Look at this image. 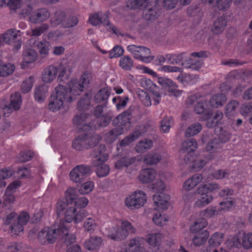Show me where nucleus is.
Returning <instances> with one entry per match:
<instances>
[{
  "mask_svg": "<svg viewBox=\"0 0 252 252\" xmlns=\"http://www.w3.org/2000/svg\"><path fill=\"white\" fill-rule=\"evenodd\" d=\"M196 192L199 194L197 200L194 203V207L196 208H202L210 203L213 197L207 192V189L206 185H200L197 189Z\"/></svg>",
  "mask_w": 252,
  "mask_h": 252,
  "instance_id": "obj_12",
  "label": "nucleus"
},
{
  "mask_svg": "<svg viewBox=\"0 0 252 252\" xmlns=\"http://www.w3.org/2000/svg\"><path fill=\"white\" fill-rule=\"evenodd\" d=\"M65 197L66 199L65 202L71 203H72V202L74 203L77 197L76 189L72 188H68L65 191Z\"/></svg>",
  "mask_w": 252,
  "mask_h": 252,
  "instance_id": "obj_62",
  "label": "nucleus"
},
{
  "mask_svg": "<svg viewBox=\"0 0 252 252\" xmlns=\"http://www.w3.org/2000/svg\"><path fill=\"white\" fill-rule=\"evenodd\" d=\"M141 245L135 238L132 239L126 249V252H138L140 250Z\"/></svg>",
  "mask_w": 252,
  "mask_h": 252,
  "instance_id": "obj_61",
  "label": "nucleus"
},
{
  "mask_svg": "<svg viewBox=\"0 0 252 252\" xmlns=\"http://www.w3.org/2000/svg\"><path fill=\"white\" fill-rule=\"evenodd\" d=\"M65 14L64 12L58 10L56 11L50 20V23L54 26H57L64 23L63 21Z\"/></svg>",
  "mask_w": 252,
  "mask_h": 252,
  "instance_id": "obj_51",
  "label": "nucleus"
},
{
  "mask_svg": "<svg viewBox=\"0 0 252 252\" xmlns=\"http://www.w3.org/2000/svg\"><path fill=\"white\" fill-rule=\"evenodd\" d=\"M157 175L156 171L153 168L143 169L139 176V180L143 183H149L154 181Z\"/></svg>",
  "mask_w": 252,
  "mask_h": 252,
  "instance_id": "obj_24",
  "label": "nucleus"
},
{
  "mask_svg": "<svg viewBox=\"0 0 252 252\" xmlns=\"http://www.w3.org/2000/svg\"><path fill=\"white\" fill-rule=\"evenodd\" d=\"M207 220L203 218L199 217L196 218L190 224L189 230L191 233L195 235H202L203 236H208L209 232L203 230L207 225Z\"/></svg>",
  "mask_w": 252,
  "mask_h": 252,
  "instance_id": "obj_14",
  "label": "nucleus"
},
{
  "mask_svg": "<svg viewBox=\"0 0 252 252\" xmlns=\"http://www.w3.org/2000/svg\"><path fill=\"white\" fill-rule=\"evenodd\" d=\"M197 148V144L194 139H188L182 144L181 152H183L184 158H181V163L188 164L189 163V158L191 157L190 153L194 152Z\"/></svg>",
  "mask_w": 252,
  "mask_h": 252,
  "instance_id": "obj_11",
  "label": "nucleus"
},
{
  "mask_svg": "<svg viewBox=\"0 0 252 252\" xmlns=\"http://www.w3.org/2000/svg\"><path fill=\"white\" fill-rule=\"evenodd\" d=\"M165 176L164 174H159L156 181L152 185V189L157 192L164 191L166 188L165 183Z\"/></svg>",
  "mask_w": 252,
  "mask_h": 252,
  "instance_id": "obj_34",
  "label": "nucleus"
},
{
  "mask_svg": "<svg viewBox=\"0 0 252 252\" xmlns=\"http://www.w3.org/2000/svg\"><path fill=\"white\" fill-rule=\"evenodd\" d=\"M119 65L124 70H129L133 67V62L129 56H124L120 58Z\"/></svg>",
  "mask_w": 252,
  "mask_h": 252,
  "instance_id": "obj_47",
  "label": "nucleus"
},
{
  "mask_svg": "<svg viewBox=\"0 0 252 252\" xmlns=\"http://www.w3.org/2000/svg\"><path fill=\"white\" fill-rule=\"evenodd\" d=\"M161 159V156L156 152H152L147 154L144 158V162L147 164H154L158 163Z\"/></svg>",
  "mask_w": 252,
  "mask_h": 252,
  "instance_id": "obj_42",
  "label": "nucleus"
},
{
  "mask_svg": "<svg viewBox=\"0 0 252 252\" xmlns=\"http://www.w3.org/2000/svg\"><path fill=\"white\" fill-rule=\"evenodd\" d=\"M226 97L223 94H218L214 95L210 100V105L214 108L222 106L226 102Z\"/></svg>",
  "mask_w": 252,
  "mask_h": 252,
  "instance_id": "obj_36",
  "label": "nucleus"
},
{
  "mask_svg": "<svg viewBox=\"0 0 252 252\" xmlns=\"http://www.w3.org/2000/svg\"><path fill=\"white\" fill-rule=\"evenodd\" d=\"M170 196L165 193L157 194L153 196L155 209L166 210L169 206Z\"/></svg>",
  "mask_w": 252,
  "mask_h": 252,
  "instance_id": "obj_20",
  "label": "nucleus"
},
{
  "mask_svg": "<svg viewBox=\"0 0 252 252\" xmlns=\"http://www.w3.org/2000/svg\"><path fill=\"white\" fill-rule=\"evenodd\" d=\"M110 92L111 89L108 87L100 90L94 96L95 101L98 103L106 101L110 94Z\"/></svg>",
  "mask_w": 252,
  "mask_h": 252,
  "instance_id": "obj_45",
  "label": "nucleus"
},
{
  "mask_svg": "<svg viewBox=\"0 0 252 252\" xmlns=\"http://www.w3.org/2000/svg\"><path fill=\"white\" fill-rule=\"evenodd\" d=\"M153 142L151 140L144 139L140 141L135 146V150L137 153H144L151 148Z\"/></svg>",
  "mask_w": 252,
  "mask_h": 252,
  "instance_id": "obj_43",
  "label": "nucleus"
},
{
  "mask_svg": "<svg viewBox=\"0 0 252 252\" xmlns=\"http://www.w3.org/2000/svg\"><path fill=\"white\" fill-rule=\"evenodd\" d=\"M93 165H98L99 162H105L108 158V155L106 152V147L104 145L97 147L92 153Z\"/></svg>",
  "mask_w": 252,
  "mask_h": 252,
  "instance_id": "obj_22",
  "label": "nucleus"
},
{
  "mask_svg": "<svg viewBox=\"0 0 252 252\" xmlns=\"http://www.w3.org/2000/svg\"><path fill=\"white\" fill-rule=\"evenodd\" d=\"M89 21L93 26H97L100 24H102L106 26L108 30H112L114 33L116 34L119 33L117 28L109 22L107 16L102 12L91 14Z\"/></svg>",
  "mask_w": 252,
  "mask_h": 252,
  "instance_id": "obj_10",
  "label": "nucleus"
},
{
  "mask_svg": "<svg viewBox=\"0 0 252 252\" xmlns=\"http://www.w3.org/2000/svg\"><path fill=\"white\" fill-rule=\"evenodd\" d=\"M91 173L90 167L84 165H77L70 172V179L77 183H81Z\"/></svg>",
  "mask_w": 252,
  "mask_h": 252,
  "instance_id": "obj_13",
  "label": "nucleus"
},
{
  "mask_svg": "<svg viewBox=\"0 0 252 252\" xmlns=\"http://www.w3.org/2000/svg\"><path fill=\"white\" fill-rule=\"evenodd\" d=\"M230 138V134L228 132H221L220 135L219 139L215 138L208 142L206 147V151L209 153L208 160H212L215 158V153L220 152L221 149V143L227 141Z\"/></svg>",
  "mask_w": 252,
  "mask_h": 252,
  "instance_id": "obj_7",
  "label": "nucleus"
},
{
  "mask_svg": "<svg viewBox=\"0 0 252 252\" xmlns=\"http://www.w3.org/2000/svg\"><path fill=\"white\" fill-rule=\"evenodd\" d=\"M219 210L215 207H210L205 210L201 211L200 213V217H205L206 218H212L218 215L219 213Z\"/></svg>",
  "mask_w": 252,
  "mask_h": 252,
  "instance_id": "obj_64",
  "label": "nucleus"
},
{
  "mask_svg": "<svg viewBox=\"0 0 252 252\" xmlns=\"http://www.w3.org/2000/svg\"><path fill=\"white\" fill-rule=\"evenodd\" d=\"M15 69V65L11 63H4L0 60V76L7 77L12 74Z\"/></svg>",
  "mask_w": 252,
  "mask_h": 252,
  "instance_id": "obj_37",
  "label": "nucleus"
},
{
  "mask_svg": "<svg viewBox=\"0 0 252 252\" xmlns=\"http://www.w3.org/2000/svg\"><path fill=\"white\" fill-rule=\"evenodd\" d=\"M97 221L94 218H88L84 222L85 230L90 232H93L97 228Z\"/></svg>",
  "mask_w": 252,
  "mask_h": 252,
  "instance_id": "obj_57",
  "label": "nucleus"
},
{
  "mask_svg": "<svg viewBox=\"0 0 252 252\" xmlns=\"http://www.w3.org/2000/svg\"><path fill=\"white\" fill-rule=\"evenodd\" d=\"M222 117L223 113L217 111L213 117H209V113L206 114L203 120H206L207 127L211 128L215 126L221 120Z\"/></svg>",
  "mask_w": 252,
  "mask_h": 252,
  "instance_id": "obj_29",
  "label": "nucleus"
},
{
  "mask_svg": "<svg viewBox=\"0 0 252 252\" xmlns=\"http://www.w3.org/2000/svg\"><path fill=\"white\" fill-rule=\"evenodd\" d=\"M202 175L196 174L186 180L183 184V189L189 191L194 188L202 180Z\"/></svg>",
  "mask_w": 252,
  "mask_h": 252,
  "instance_id": "obj_26",
  "label": "nucleus"
},
{
  "mask_svg": "<svg viewBox=\"0 0 252 252\" xmlns=\"http://www.w3.org/2000/svg\"><path fill=\"white\" fill-rule=\"evenodd\" d=\"M226 25V18L224 15H222L214 20L211 27V31L214 34H220L224 30Z\"/></svg>",
  "mask_w": 252,
  "mask_h": 252,
  "instance_id": "obj_23",
  "label": "nucleus"
},
{
  "mask_svg": "<svg viewBox=\"0 0 252 252\" xmlns=\"http://www.w3.org/2000/svg\"><path fill=\"white\" fill-rule=\"evenodd\" d=\"M233 240L231 246L235 247L242 246L248 249L252 248V237H231Z\"/></svg>",
  "mask_w": 252,
  "mask_h": 252,
  "instance_id": "obj_28",
  "label": "nucleus"
},
{
  "mask_svg": "<svg viewBox=\"0 0 252 252\" xmlns=\"http://www.w3.org/2000/svg\"><path fill=\"white\" fill-rule=\"evenodd\" d=\"M158 83L163 88L167 89L171 95L179 96L181 95L182 91L177 89V85L171 79L164 77H156Z\"/></svg>",
  "mask_w": 252,
  "mask_h": 252,
  "instance_id": "obj_15",
  "label": "nucleus"
},
{
  "mask_svg": "<svg viewBox=\"0 0 252 252\" xmlns=\"http://www.w3.org/2000/svg\"><path fill=\"white\" fill-rule=\"evenodd\" d=\"M126 49L132 54L135 59L143 63H150L154 59L150 50L146 47L130 45L127 46Z\"/></svg>",
  "mask_w": 252,
  "mask_h": 252,
  "instance_id": "obj_6",
  "label": "nucleus"
},
{
  "mask_svg": "<svg viewBox=\"0 0 252 252\" xmlns=\"http://www.w3.org/2000/svg\"><path fill=\"white\" fill-rule=\"evenodd\" d=\"M90 75L84 73L80 80H71L66 86L59 85L52 92L49 99L48 108L52 112L63 108L67 103L72 101L76 95H79L84 89L87 87Z\"/></svg>",
  "mask_w": 252,
  "mask_h": 252,
  "instance_id": "obj_1",
  "label": "nucleus"
},
{
  "mask_svg": "<svg viewBox=\"0 0 252 252\" xmlns=\"http://www.w3.org/2000/svg\"><path fill=\"white\" fill-rule=\"evenodd\" d=\"M48 92V87L45 85H41L36 87L34 91V98L39 102L43 101L46 97Z\"/></svg>",
  "mask_w": 252,
  "mask_h": 252,
  "instance_id": "obj_32",
  "label": "nucleus"
},
{
  "mask_svg": "<svg viewBox=\"0 0 252 252\" xmlns=\"http://www.w3.org/2000/svg\"><path fill=\"white\" fill-rule=\"evenodd\" d=\"M29 235L31 236L36 235L38 236H53V235L67 236L69 233L68 226L63 222H61L59 225H54L51 227H45L41 229L34 227L31 230Z\"/></svg>",
  "mask_w": 252,
  "mask_h": 252,
  "instance_id": "obj_4",
  "label": "nucleus"
},
{
  "mask_svg": "<svg viewBox=\"0 0 252 252\" xmlns=\"http://www.w3.org/2000/svg\"><path fill=\"white\" fill-rule=\"evenodd\" d=\"M101 137L98 135L90 137L87 135L76 137L72 142V147L77 151L88 149L90 147L98 142Z\"/></svg>",
  "mask_w": 252,
  "mask_h": 252,
  "instance_id": "obj_9",
  "label": "nucleus"
},
{
  "mask_svg": "<svg viewBox=\"0 0 252 252\" xmlns=\"http://www.w3.org/2000/svg\"><path fill=\"white\" fill-rule=\"evenodd\" d=\"M184 53L180 54H168L166 55V58L169 63L172 64H178L180 63L184 58Z\"/></svg>",
  "mask_w": 252,
  "mask_h": 252,
  "instance_id": "obj_60",
  "label": "nucleus"
},
{
  "mask_svg": "<svg viewBox=\"0 0 252 252\" xmlns=\"http://www.w3.org/2000/svg\"><path fill=\"white\" fill-rule=\"evenodd\" d=\"M17 35L18 34L16 31L10 29L2 35V40L6 44H10L15 42Z\"/></svg>",
  "mask_w": 252,
  "mask_h": 252,
  "instance_id": "obj_49",
  "label": "nucleus"
},
{
  "mask_svg": "<svg viewBox=\"0 0 252 252\" xmlns=\"http://www.w3.org/2000/svg\"><path fill=\"white\" fill-rule=\"evenodd\" d=\"M96 167L95 172L98 177L102 178L107 176L110 172V167L104 162H99L98 165H93Z\"/></svg>",
  "mask_w": 252,
  "mask_h": 252,
  "instance_id": "obj_44",
  "label": "nucleus"
},
{
  "mask_svg": "<svg viewBox=\"0 0 252 252\" xmlns=\"http://www.w3.org/2000/svg\"><path fill=\"white\" fill-rule=\"evenodd\" d=\"M22 103L21 94L18 92L12 94L10 97V104L5 105L2 108V111L5 117L8 116L12 110H18L20 109Z\"/></svg>",
  "mask_w": 252,
  "mask_h": 252,
  "instance_id": "obj_16",
  "label": "nucleus"
},
{
  "mask_svg": "<svg viewBox=\"0 0 252 252\" xmlns=\"http://www.w3.org/2000/svg\"><path fill=\"white\" fill-rule=\"evenodd\" d=\"M56 211L58 216L64 215V221L68 223L74 221L75 223H77L85 216V210H78L72 203H66L62 200L58 201Z\"/></svg>",
  "mask_w": 252,
  "mask_h": 252,
  "instance_id": "obj_3",
  "label": "nucleus"
},
{
  "mask_svg": "<svg viewBox=\"0 0 252 252\" xmlns=\"http://www.w3.org/2000/svg\"><path fill=\"white\" fill-rule=\"evenodd\" d=\"M136 160L135 157H124L118 160L115 164L116 169H120L124 167H128L133 164Z\"/></svg>",
  "mask_w": 252,
  "mask_h": 252,
  "instance_id": "obj_39",
  "label": "nucleus"
},
{
  "mask_svg": "<svg viewBox=\"0 0 252 252\" xmlns=\"http://www.w3.org/2000/svg\"><path fill=\"white\" fill-rule=\"evenodd\" d=\"M58 67L54 65H50L44 68L41 73V80L45 84H51L57 78Z\"/></svg>",
  "mask_w": 252,
  "mask_h": 252,
  "instance_id": "obj_18",
  "label": "nucleus"
},
{
  "mask_svg": "<svg viewBox=\"0 0 252 252\" xmlns=\"http://www.w3.org/2000/svg\"><path fill=\"white\" fill-rule=\"evenodd\" d=\"M94 188V184L92 181H88L83 183L79 188L78 191L81 194L85 195L90 193Z\"/></svg>",
  "mask_w": 252,
  "mask_h": 252,
  "instance_id": "obj_55",
  "label": "nucleus"
},
{
  "mask_svg": "<svg viewBox=\"0 0 252 252\" xmlns=\"http://www.w3.org/2000/svg\"><path fill=\"white\" fill-rule=\"evenodd\" d=\"M112 236L114 235L126 236L135 234L136 228L129 221L124 220H118L112 227Z\"/></svg>",
  "mask_w": 252,
  "mask_h": 252,
  "instance_id": "obj_8",
  "label": "nucleus"
},
{
  "mask_svg": "<svg viewBox=\"0 0 252 252\" xmlns=\"http://www.w3.org/2000/svg\"><path fill=\"white\" fill-rule=\"evenodd\" d=\"M202 129V126L200 123H194L188 126L186 130V136H193L200 132Z\"/></svg>",
  "mask_w": 252,
  "mask_h": 252,
  "instance_id": "obj_48",
  "label": "nucleus"
},
{
  "mask_svg": "<svg viewBox=\"0 0 252 252\" xmlns=\"http://www.w3.org/2000/svg\"><path fill=\"white\" fill-rule=\"evenodd\" d=\"M90 75L84 73L80 80H71L66 86L59 85L52 92L49 99L48 108L52 112L63 108L67 103L72 101L76 95H79L84 89L87 87Z\"/></svg>",
  "mask_w": 252,
  "mask_h": 252,
  "instance_id": "obj_2",
  "label": "nucleus"
},
{
  "mask_svg": "<svg viewBox=\"0 0 252 252\" xmlns=\"http://www.w3.org/2000/svg\"><path fill=\"white\" fill-rule=\"evenodd\" d=\"M173 125L172 118L171 117H165L160 122V130L162 132H168L170 127Z\"/></svg>",
  "mask_w": 252,
  "mask_h": 252,
  "instance_id": "obj_56",
  "label": "nucleus"
},
{
  "mask_svg": "<svg viewBox=\"0 0 252 252\" xmlns=\"http://www.w3.org/2000/svg\"><path fill=\"white\" fill-rule=\"evenodd\" d=\"M147 201L146 193L143 190L137 189L126 196L125 205L130 210H135L143 207Z\"/></svg>",
  "mask_w": 252,
  "mask_h": 252,
  "instance_id": "obj_5",
  "label": "nucleus"
},
{
  "mask_svg": "<svg viewBox=\"0 0 252 252\" xmlns=\"http://www.w3.org/2000/svg\"><path fill=\"white\" fill-rule=\"evenodd\" d=\"M191 158L192 159H190L189 158V163L187 164L191 166L195 170H200L204 167V166H205L206 163L209 161L208 160L207 157L206 158V160L198 157H191Z\"/></svg>",
  "mask_w": 252,
  "mask_h": 252,
  "instance_id": "obj_40",
  "label": "nucleus"
},
{
  "mask_svg": "<svg viewBox=\"0 0 252 252\" xmlns=\"http://www.w3.org/2000/svg\"><path fill=\"white\" fill-rule=\"evenodd\" d=\"M150 4L149 0H126V5L129 9H137L142 6L146 7Z\"/></svg>",
  "mask_w": 252,
  "mask_h": 252,
  "instance_id": "obj_38",
  "label": "nucleus"
},
{
  "mask_svg": "<svg viewBox=\"0 0 252 252\" xmlns=\"http://www.w3.org/2000/svg\"><path fill=\"white\" fill-rule=\"evenodd\" d=\"M102 243L101 237H90L84 243L85 247L88 250L97 249Z\"/></svg>",
  "mask_w": 252,
  "mask_h": 252,
  "instance_id": "obj_41",
  "label": "nucleus"
},
{
  "mask_svg": "<svg viewBox=\"0 0 252 252\" xmlns=\"http://www.w3.org/2000/svg\"><path fill=\"white\" fill-rule=\"evenodd\" d=\"M222 117L223 113L217 111L213 117H209V113L206 114L203 120H206L207 127L211 128L215 126L221 120Z\"/></svg>",
  "mask_w": 252,
  "mask_h": 252,
  "instance_id": "obj_30",
  "label": "nucleus"
},
{
  "mask_svg": "<svg viewBox=\"0 0 252 252\" xmlns=\"http://www.w3.org/2000/svg\"><path fill=\"white\" fill-rule=\"evenodd\" d=\"M177 79L184 85H192L198 80V77L194 74H184L181 73Z\"/></svg>",
  "mask_w": 252,
  "mask_h": 252,
  "instance_id": "obj_31",
  "label": "nucleus"
},
{
  "mask_svg": "<svg viewBox=\"0 0 252 252\" xmlns=\"http://www.w3.org/2000/svg\"><path fill=\"white\" fill-rule=\"evenodd\" d=\"M35 46L42 58H46L49 55L51 48L49 42L46 40L38 41L35 42Z\"/></svg>",
  "mask_w": 252,
  "mask_h": 252,
  "instance_id": "obj_25",
  "label": "nucleus"
},
{
  "mask_svg": "<svg viewBox=\"0 0 252 252\" xmlns=\"http://www.w3.org/2000/svg\"><path fill=\"white\" fill-rule=\"evenodd\" d=\"M50 16V12L45 8L38 9L32 12L29 17V21L33 24L43 22Z\"/></svg>",
  "mask_w": 252,
  "mask_h": 252,
  "instance_id": "obj_19",
  "label": "nucleus"
},
{
  "mask_svg": "<svg viewBox=\"0 0 252 252\" xmlns=\"http://www.w3.org/2000/svg\"><path fill=\"white\" fill-rule=\"evenodd\" d=\"M37 58V53L32 48H28L23 51L22 65L34 63Z\"/></svg>",
  "mask_w": 252,
  "mask_h": 252,
  "instance_id": "obj_27",
  "label": "nucleus"
},
{
  "mask_svg": "<svg viewBox=\"0 0 252 252\" xmlns=\"http://www.w3.org/2000/svg\"><path fill=\"white\" fill-rule=\"evenodd\" d=\"M34 82L35 78L32 76L26 78L21 85V89L22 93L26 94L30 92L32 88Z\"/></svg>",
  "mask_w": 252,
  "mask_h": 252,
  "instance_id": "obj_50",
  "label": "nucleus"
},
{
  "mask_svg": "<svg viewBox=\"0 0 252 252\" xmlns=\"http://www.w3.org/2000/svg\"><path fill=\"white\" fill-rule=\"evenodd\" d=\"M208 105L206 100L204 98H201L199 101L195 106L194 111L197 114H202L208 109Z\"/></svg>",
  "mask_w": 252,
  "mask_h": 252,
  "instance_id": "obj_63",
  "label": "nucleus"
},
{
  "mask_svg": "<svg viewBox=\"0 0 252 252\" xmlns=\"http://www.w3.org/2000/svg\"><path fill=\"white\" fill-rule=\"evenodd\" d=\"M12 174L13 171L9 168H4L0 170V188L6 186L4 180L9 178Z\"/></svg>",
  "mask_w": 252,
  "mask_h": 252,
  "instance_id": "obj_54",
  "label": "nucleus"
},
{
  "mask_svg": "<svg viewBox=\"0 0 252 252\" xmlns=\"http://www.w3.org/2000/svg\"><path fill=\"white\" fill-rule=\"evenodd\" d=\"M24 230V226L16 221L9 226L8 232L12 235H20L23 234Z\"/></svg>",
  "mask_w": 252,
  "mask_h": 252,
  "instance_id": "obj_53",
  "label": "nucleus"
},
{
  "mask_svg": "<svg viewBox=\"0 0 252 252\" xmlns=\"http://www.w3.org/2000/svg\"><path fill=\"white\" fill-rule=\"evenodd\" d=\"M191 56L193 58H198L199 59H195L192 58H189L185 61V65L187 68H190L194 70L199 69L202 65V62L200 58L206 57L205 53L202 51L193 52L191 54Z\"/></svg>",
  "mask_w": 252,
  "mask_h": 252,
  "instance_id": "obj_17",
  "label": "nucleus"
},
{
  "mask_svg": "<svg viewBox=\"0 0 252 252\" xmlns=\"http://www.w3.org/2000/svg\"><path fill=\"white\" fill-rule=\"evenodd\" d=\"M145 7L143 11V17L146 20H153L157 17L158 15L155 9L149 7V5Z\"/></svg>",
  "mask_w": 252,
  "mask_h": 252,
  "instance_id": "obj_59",
  "label": "nucleus"
},
{
  "mask_svg": "<svg viewBox=\"0 0 252 252\" xmlns=\"http://www.w3.org/2000/svg\"><path fill=\"white\" fill-rule=\"evenodd\" d=\"M49 28L47 24H42L40 26H36L31 30V32H28L27 34L30 36H39Z\"/></svg>",
  "mask_w": 252,
  "mask_h": 252,
  "instance_id": "obj_46",
  "label": "nucleus"
},
{
  "mask_svg": "<svg viewBox=\"0 0 252 252\" xmlns=\"http://www.w3.org/2000/svg\"><path fill=\"white\" fill-rule=\"evenodd\" d=\"M124 133L122 128H118L117 126L109 130L105 135V140L109 143L115 141L119 136Z\"/></svg>",
  "mask_w": 252,
  "mask_h": 252,
  "instance_id": "obj_35",
  "label": "nucleus"
},
{
  "mask_svg": "<svg viewBox=\"0 0 252 252\" xmlns=\"http://www.w3.org/2000/svg\"><path fill=\"white\" fill-rule=\"evenodd\" d=\"M88 119V116L86 113H82L77 115L73 119V123L77 126H82V129L84 130L87 131L90 129L93 128V126L85 123V121Z\"/></svg>",
  "mask_w": 252,
  "mask_h": 252,
  "instance_id": "obj_33",
  "label": "nucleus"
},
{
  "mask_svg": "<svg viewBox=\"0 0 252 252\" xmlns=\"http://www.w3.org/2000/svg\"><path fill=\"white\" fill-rule=\"evenodd\" d=\"M239 102L236 100L230 101L225 106V115L228 118L233 116L236 113Z\"/></svg>",
  "mask_w": 252,
  "mask_h": 252,
  "instance_id": "obj_52",
  "label": "nucleus"
},
{
  "mask_svg": "<svg viewBox=\"0 0 252 252\" xmlns=\"http://www.w3.org/2000/svg\"><path fill=\"white\" fill-rule=\"evenodd\" d=\"M140 136V133L138 132H134L133 133L126 137L123 140L120 141V146L121 147H126L137 139Z\"/></svg>",
  "mask_w": 252,
  "mask_h": 252,
  "instance_id": "obj_58",
  "label": "nucleus"
},
{
  "mask_svg": "<svg viewBox=\"0 0 252 252\" xmlns=\"http://www.w3.org/2000/svg\"><path fill=\"white\" fill-rule=\"evenodd\" d=\"M131 116L129 111H125L117 117L115 121L118 128H122L123 132L127 131L131 127Z\"/></svg>",
  "mask_w": 252,
  "mask_h": 252,
  "instance_id": "obj_21",
  "label": "nucleus"
}]
</instances>
